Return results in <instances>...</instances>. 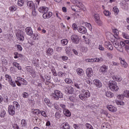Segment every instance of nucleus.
<instances>
[{
  "label": "nucleus",
  "mask_w": 129,
  "mask_h": 129,
  "mask_svg": "<svg viewBox=\"0 0 129 129\" xmlns=\"http://www.w3.org/2000/svg\"><path fill=\"white\" fill-rule=\"evenodd\" d=\"M109 88L112 91H117L118 90V86L115 80L110 81L109 84Z\"/></svg>",
  "instance_id": "nucleus-1"
},
{
  "label": "nucleus",
  "mask_w": 129,
  "mask_h": 129,
  "mask_svg": "<svg viewBox=\"0 0 129 129\" xmlns=\"http://www.w3.org/2000/svg\"><path fill=\"white\" fill-rule=\"evenodd\" d=\"M54 99L59 100V98H63V94L59 90H55L54 91V93L51 95Z\"/></svg>",
  "instance_id": "nucleus-2"
},
{
  "label": "nucleus",
  "mask_w": 129,
  "mask_h": 129,
  "mask_svg": "<svg viewBox=\"0 0 129 129\" xmlns=\"http://www.w3.org/2000/svg\"><path fill=\"white\" fill-rule=\"evenodd\" d=\"M16 79V83L18 86H22V85H28V82L24 79L18 77Z\"/></svg>",
  "instance_id": "nucleus-3"
},
{
  "label": "nucleus",
  "mask_w": 129,
  "mask_h": 129,
  "mask_svg": "<svg viewBox=\"0 0 129 129\" xmlns=\"http://www.w3.org/2000/svg\"><path fill=\"white\" fill-rule=\"evenodd\" d=\"M71 40H72L73 43L75 44H79V37L76 34H73L71 36Z\"/></svg>",
  "instance_id": "nucleus-4"
},
{
  "label": "nucleus",
  "mask_w": 129,
  "mask_h": 129,
  "mask_svg": "<svg viewBox=\"0 0 129 129\" xmlns=\"http://www.w3.org/2000/svg\"><path fill=\"white\" fill-rule=\"evenodd\" d=\"M8 112L10 115H14L15 113H16L15 106L10 105L8 107Z\"/></svg>",
  "instance_id": "nucleus-5"
},
{
  "label": "nucleus",
  "mask_w": 129,
  "mask_h": 129,
  "mask_svg": "<svg viewBox=\"0 0 129 129\" xmlns=\"http://www.w3.org/2000/svg\"><path fill=\"white\" fill-rule=\"evenodd\" d=\"M123 96H125V97H127L128 98L129 97V91L128 90H125L124 91V93H123V95H119L118 97L119 99H121V100H122L123 99Z\"/></svg>",
  "instance_id": "nucleus-6"
},
{
  "label": "nucleus",
  "mask_w": 129,
  "mask_h": 129,
  "mask_svg": "<svg viewBox=\"0 0 129 129\" xmlns=\"http://www.w3.org/2000/svg\"><path fill=\"white\" fill-rule=\"evenodd\" d=\"M78 31L81 34H86L87 33V30L84 26H80L78 28Z\"/></svg>",
  "instance_id": "nucleus-7"
},
{
  "label": "nucleus",
  "mask_w": 129,
  "mask_h": 129,
  "mask_svg": "<svg viewBox=\"0 0 129 129\" xmlns=\"http://www.w3.org/2000/svg\"><path fill=\"white\" fill-rule=\"evenodd\" d=\"M38 11L41 14H45L49 11V9L46 7H41L39 8Z\"/></svg>",
  "instance_id": "nucleus-8"
},
{
  "label": "nucleus",
  "mask_w": 129,
  "mask_h": 129,
  "mask_svg": "<svg viewBox=\"0 0 129 129\" xmlns=\"http://www.w3.org/2000/svg\"><path fill=\"white\" fill-rule=\"evenodd\" d=\"M26 70H27V72H29V73H31V74H33L32 75L33 77H35L36 75H35V72H34V70H33V68L31 66H27L25 68Z\"/></svg>",
  "instance_id": "nucleus-9"
},
{
  "label": "nucleus",
  "mask_w": 129,
  "mask_h": 129,
  "mask_svg": "<svg viewBox=\"0 0 129 129\" xmlns=\"http://www.w3.org/2000/svg\"><path fill=\"white\" fill-rule=\"evenodd\" d=\"M93 83L97 88H100V87L102 86V83H101V82L99 80H94Z\"/></svg>",
  "instance_id": "nucleus-10"
},
{
  "label": "nucleus",
  "mask_w": 129,
  "mask_h": 129,
  "mask_svg": "<svg viewBox=\"0 0 129 129\" xmlns=\"http://www.w3.org/2000/svg\"><path fill=\"white\" fill-rule=\"evenodd\" d=\"M86 73L88 77L93 76V71L91 68H88L86 71Z\"/></svg>",
  "instance_id": "nucleus-11"
},
{
  "label": "nucleus",
  "mask_w": 129,
  "mask_h": 129,
  "mask_svg": "<svg viewBox=\"0 0 129 129\" xmlns=\"http://www.w3.org/2000/svg\"><path fill=\"white\" fill-rule=\"evenodd\" d=\"M16 37L17 38L18 40H20L21 41V42H23L24 40H25V38H24V35H23V33L22 32H18L16 34Z\"/></svg>",
  "instance_id": "nucleus-12"
},
{
  "label": "nucleus",
  "mask_w": 129,
  "mask_h": 129,
  "mask_svg": "<svg viewBox=\"0 0 129 129\" xmlns=\"http://www.w3.org/2000/svg\"><path fill=\"white\" fill-rule=\"evenodd\" d=\"M27 7L29 8V9H32L33 11H35L36 9H35V4H34V2L33 1H28L27 3Z\"/></svg>",
  "instance_id": "nucleus-13"
},
{
  "label": "nucleus",
  "mask_w": 129,
  "mask_h": 129,
  "mask_svg": "<svg viewBox=\"0 0 129 129\" xmlns=\"http://www.w3.org/2000/svg\"><path fill=\"white\" fill-rule=\"evenodd\" d=\"M25 32L28 36H32L33 35V30L31 27H27L25 29Z\"/></svg>",
  "instance_id": "nucleus-14"
},
{
  "label": "nucleus",
  "mask_w": 129,
  "mask_h": 129,
  "mask_svg": "<svg viewBox=\"0 0 129 129\" xmlns=\"http://www.w3.org/2000/svg\"><path fill=\"white\" fill-rule=\"evenodd\" d=\"M53 14L51 12H47L43 14L42 16L44 19H49L52 17Z\"/></svg>",
  "instance_id": "nucleus-15"
},
{
  "label": "nucleus",
  "mask_w": 129,
  "mask_h": 129,
  "mask_svg": "<svg viewBox=\"0 0 129 129\" xmlns=\"http://www.w3.org/2000/svg\"><path fill=\"white\" fill-rule=\"evenodd\" d=\"M54 54V49L52 48H48L46 50V55L49 57Z\"/></svg>",
  "instance_id": "nucleus-16"
},
{
  "label": "nucleus",
  "mask_w": 129,
  "mask_h": 129,
  "mask_svg": "<svg viewBox=\"0 0 129 129\" xmlns=\"http://www.w3.org/2000/svg\"><path fill=\"white\" fill-rule=\"evenodd\" d=\"M105 45L107 46V48L109 49V50H110L111 51H112L113 50V46H112V44L109 41H106L105 42Z\"/></svg>",
  "instance_id": "nucleus-17"
},
{
  "label": "nucleus",
  "mask_w": 129,
  "mask_h": 129,
  "mask_svg": "<svg viewBox=\"0 0 129 129\" xmlns=\"http://www.w3.org/2000/svg\"><path fill=\"white\" fill-rule=\"evenodd\" d=\"M107 108L112 112H115L116 111V108L111 105H107Z\"/></svg>",
  "instance_id": "nucleus-18"
},
{
  "label": "nucleus",
  "mask_w": 129,
  "mask_h": 129,
  "mask_svg": "<svg viewBox=\"0 0 129 129\" xmlns=\"http://www.w3.org/2000/svg\"><path fill=\"white\" fill-rule=\"evenodd\" d=\"M107 70H108V67L105 65L102 66L100 68V72L103 74L106 73V72H107Z\"/></svg>",
  "instance_id": "nucleus-19"
},
{
  "label": "nucleus",
  "mask_w": 129,
  "mask_h": 129,
  "mask_svg": "<svg viewBox=\"0 0 129 129\" xmlns=\"http://www.w3.org/2000/svg\"><path fill=\"white\" fill-rule=\"evenodd\" d=\"M63 114H64L66 116H68V117L71 116V112H70V111H69V110L67 109H64L63 110Z\"/></svg>",
  "instance_id": "nucleus-20"
},
{
  "label": "nucleus",
  "mask_w": 129,
  "mask_h": 129,
  "mask_svg": "<svg viewBox=\"0 0 129 129\" xmlns=\"http://www.w3.org/2000/svg\"><path fill=\"white\" fill-rule=\"evenodd\" d=\"M120 63L122 67H123L124 68H126V67H127V63L125 62V60L121 59Z\"/></svg>",
  "instance_id": "nucleus-21"
},
{
  "label": "nucleus",
  "mask_w": 129,
  "mask_h": 129,
  "mask_svg": "<svg viewBox=\"0 0 129 129\" xmlns=\"http://www.w3.org/2000/svg\"><path fill=\"white\" fill-rule=\"evenodd\" d=\"M57 75L59 77H61L62 78H66V74L62 72H59Z\"/></svg>",
  "instance_id": "nucleus-22"
},
{
  "label": "nucleus",
  "mask_w": 129,
  "mask_h": 129,
  "mask_svg": "<svg viewBox=\"0 0 129 129\" xmlns=\"http://www.w3.org/2000/svg\"><path fill=\"white\" fill-rule=\"evenodd\" d=\"M105 95L107 96V97H109V98H111L112 96H113V93H111V92H106Z\"/></svg>",
  "instance_id": "nucleus-23"
},
{
  "label": "nucleus",
  "mask_w": 129,
  "mask_h": 129,
  "mask_svg": "<svg viewBox=\"0 0 129 129\" xmlns=\"http://www.w3.org/2000/svg\"><path fill=\"white\" fill-rule=\"evenodd\" d=\"M112 44L114 47H115V49L120 45L119 42H118L117 40L113 41Z\"/></svg>",
  "instance_id": "nucleus-24"
},
{
  "label": "nucleus",
  "mask_w": 129,
  "mask_h": 129,
  "mask_svg": "<svg viewBox=\"0 0 129 129\" xmlns=\"http://www.w3.org/2000/svg\"><path fill=\"white\" fill-rule=\"evenodd\" d=\"M68 91V93L70 94H71L72 93H73V92H74V89L73 88H72V87H68L67 88Z\"/></svg>",
  "instance_id": "nucleus-25"
},
{
  "label": "nucleus",
  "mask_w": 129,
  "mask_h": 129,
  "mask_svg": "<svg viewBox=\"0 0 129 129\" xmlns=\"http://www.w3.org/2000/svg\"><path fill=\"white\" fill-rule=\"evenodd\" d=\"M116 103L118 105H124V102H123V101H121V100H116Z\"/></svg>",
  "instance_id": "nucleus-26"
},
{
  "label": "nucleus",
  "mask_w": 129,
  "mask_h": 129,
  "mask_svg": "<svg viewBox=\"0 0 129 129\" xmlns=\"http://www.w3.org/2000/svg\"><path fill=\"white\" fill-rule=\"evenodd\" d=\"M44 101L48 106H51L52 104L50 102V100L49 99L47 98H45Z\"/></svg>",
  "instance_id": "nucleus-27"
},
{
  "label": "nucleus",
  "mask_w": 129,
  "mask_h": 129,
  "mask_svg": "<svg viewBox=\"0 0 129 129\" xmlns=\"http://www.w3.org/2000/svg\"><path fill=\"white\" fill-rule=\"evenodd\" d=\"M62 127V128L64 129H70V125H69V124H68V123L67 122L63 124Z\"/></svg>",
  "instance_id": "nucleus-28"
},
{
  "label": "nucleus",
  "mask_w": 129,
  "mask_h": 129,
  "mask_svg": "<svg viewBox=\"0 0 129 129\" xmlns=\"http://www.w3.org/2000/svg\"><path fill=\"white\" fill-rule=\"evenodd\" d=\"M83 94L85 95V97H86V98H88V97H90V93L88 91H87L85 92V93H83Z\"/></svg>",
  "instance_id": "nucleus-29"
},
{
  "label": "nucleus",
  "mask_w": 129,
  "mask_h": 129,
  "mask_svg": "<svg viewBox=\"0 0 129 129\" xmlns=\"http://www.w3.org/2000/svg\"><path fill=\"white\" fill-rule=\"evenodd\" d=\"M77 72L79 75H83V70H82V69H78L77 70Z\"/></svg>",
  "instance_id": "nucleus-30"
},
{
  "label": "nucleus",
  "mask_w": 129,
  "mask_h": 129,
  "mask_svg": "<svg viewBox=\"0 0 129 129\" xmlns=\"http://www.w3.org/2000/svg\"><path fill=\"white\" fill-rule=\"evenodd\" d=\"M79 97L80 99H81V100H86V98L85 96L84 95V94H81L79 95Z\"/></svg>",
  "instance_id": "nucleus-31"
},
{
  "label": "nucleus",
  "mask_w": 129,
  "mask_h": 129,
  "mask_svg": "<svg viewBox=\"0 0 129 129\" xmlns=\"http://www.w3.org/2000/svg\"><path fill=\"white\" fill-rule=\"evenodd\" d=\"M116 49L117 50V51H119V52H123V48H122L121 45H120V44H119V46L116 47Z\"/></svg>",
  "instance_id": "nucleus-32"
},
{
  "label": "nucleus",
  "mask_w": 129,
  "mask_h": 129,
  "mask_svg": "<svg viewBox=\"0 0 129 129\" xmlns=\"http://www.w3.org/2000/svg\"><path fill=\"white\" fill-rule=\"evenodd\" d=\"M95 22L96 24H97L98 26H102L103 25V24L102 23V22L101 21V20H100V19L95 20Z\"/></svg>",
  "instance_id": "nucleus-33"
},
{
  "label": "nucleus",
  "mask_w": 129,
  "mask_h": 129,
  "mask_svg": "<svg viewBox=\"0 0 129 129\" xmlns=\"http://www.w3.org/2000/svg\"><path fill=\"white\" fill-rule=\"evenodd\" d=\"M61 43L62 45H67L68 44V40L65 39H62L61 41Z\"/></svg>",
  "instance_id": "nucleus-34"
},
{
  "label": "nucleus",
  "mask_w": 129,
  "mask_h": 129,
  "mask_svg": "<svg viewBox=\"0 0 129 129\" xmlns=\"http://www.w3.org/2000/svg\"><path fill=\"white\" fill-rule=\"evenodd\" d=\"M113 80L115 81H121L122 79L120 78V77L115 76L113 78Z\"/></svg>",
  "instance_id": "nucleus-35"
},
{
  "label": "nucleus",
  "mask_w": 129,
  "mask_h": 129,
  "mask_svg": "<svg viewBox=\"0 0 129 129\" xmlns=\"http://www.w3.org/2000/svg\"><path fill=\"white\" fill-rule=\"evenodd\" d=\"M24 3H25V2L23 0H19L18 3V5L20 7H22V6H24Z\"/></svg>",
  "instance_id": "nucleus-36"
},
{
  "label": "nucleus",
  "mask_w": 129,
  "mask_h": 129,
  "mask_svg": "<svg viewBox=\"0 0 129 129\" xmlns=\"http://www.w3.org/2000/svg\"><path fill=\"white\" fill-rule=\"evenodd\" d=\"M33 113L34 114H40V113H41V111L39 109H35L33 111Z\"/></svg>",
  "instance_id": "nucleus-37"
},
{
  "label": "nucleus",
  "mask_w": 129,
  "mask_h": 129,
  "mask_svg": "<svg viewBox=\"0 0 129 129\" xmlns=\"http://www.w3.org/2000/svg\"><path fill=\"white\" fill-rule=\"evenodd\" d=\"M10 11L11 12H15V11H17V7L14 6H12L10 7Z\"/></svg>",
  "instance_id": "nucleus-38"
},
{
  "label": "nucleus",
  "mask_w": 129,
  "mask_h": 129,
  "mask_svg": "<svg viewBox=\"0 0 129 129\" xmlns=\"http://www.w3.org/2000/svg\"><path fill=\"white\" fill-rule=\"evenodd\" d=\"M76 6L77 8H79V10H80V6H81L82 5V3L81 2H79V1H77L76 2Z\"/></svg>",
  "instance_id": "nucleus-39"
},
{
  "label": "nucleus",
  "mask_w": 129,
  "mask_h": 129,
  "mask_svg": "<svg viewBox=\"0 0 129 129\" xmlns=\"http://www.w3.org/2000/svg\"><path fill=\"white\" fill-rule=\"evenodd\" d=\"M113 11L115 13V14H118V12H119V10H118V8L116 7H114L113 8Z\"/></svg>",
  "instance_id": "nucleus-40"
},
{
  "label": "nucleus",
  "mask_w": 129,
  "mask_h": 129,
  "mask_svg": "<svg viewBox=\"0 0 129 129\" xmlns=\"http://www.w3.org/2000/svg\"><path fill=\"white\" fill-rule=\"evenodd\" d=\"M74 85H75V87L78 88V89H80V87L81 86V84L77 82V83H75Z\"/></svg>",
  "instance_id": "nucleus-41"
},
{
  "label": "nucleus",
  "mask_w": 129,
  "mask_h": 129,
  "mask_svg": "<svg viewBox=\"0 0 129 129\" xmlns=\"http://www.w3.org/2000/svg\"><path fill=\"white\" fill-rule=\"evenodd\" d=\"M122 36H123V38H124L125 39H129V36L125 32H123L122 33Z\"/></svg>",
  "instance_id": "nucleus-42"
},
{
  "label": "nucleus",
  "mask_w": 129,
  "mask_h": 129,
  "mask_svg": "<svg viewBox=\"0 0 129 129\" xmlns=\"http://www.w3.org/2000/svg\"><path fill=\"white\" fill-rule=\"evenodd\" d=\"M5 77L6 78V80H8L9 82L11 81L12 77H11V76H9V75H6Z\"/></svg>",
  "instance_id": "nucleus-43"
},
{
  "label": "nucleus",
  "mask_w": 129,
  "mask_h": 129,
  "mask_svg": "<svg viewBox=\"0 0 129 129\" xmlns=\"http://www.w3.org/2000/svg\"><path fill=\"white\" fill-rule=\"evenodd\" d=\"M94 17L95 21L100 19V17H99V14H94Z\"/></svg>",
  "instance_id": "nucleus-44"
},
{
  "label": "nucleus",
  "mask_w": 129,
  "mask_h": 129,
  "mask_svg": "<svg viewBox=\"0 0 129 129\" xmlns=\"http://www.w3.org/2000/svg\"><path fill=\"white\" fill-rule=\"evenodd\" d=\"M64 81L66 83H68V84L72 83V81L71 80V79H66Z\"/></svg>",
  "instance_id": "nucleus-45"
},
{
  "label": "nucleus",
  "mask_w": 129,
  "mask_h": 129,
  "mask_svg": "<svg viewBox=\"0 0 129 129\" xmlns=\"http://www.w3.org/2000/svg\"><path fill=\"white\" fill-rule=\"evenodd\" d=\"M22 96L24 98H27V97H29V94H28L27 92H24L22 94Z\"/></svg>",
  "instance_id": "nucleus-46"
},
{
  "label": "nucleus",
  "mask_w": 129,
  "mask_h": 129,
  "mask_svg": "<svg viewBox=\"0 0 129 129\" xmlns=\"http://www.w3.org/2000/svg\"><path fill=\"white\" fill-rule=\"evenodd\" d=\"M21 124H22V126H26L27 125V121L25 119H23L22 120Z\"/></svg>",
  "instance_id": "nucleus-47"
},
{
  "label": "nucleus",
  "mask_w": 129,
  "mask_h": 129,
  "mask_svg": "<svg viewBox=\"0 0 129 129\" xmlns=\"http://www.w3.org/2000/svg\"><path fill=\"white\" fill-rule=\"evenodd\" d=\"M86 27H88V28H89L90 31H91L92 30V26L90 23H86Z\"/></svg>",
  "instance_id": "nucleus-48"
},
{
  "label": "nucleus",
  "mask_w": 129,
  "mask_h": 129,
  "mask_svg": "<svg viewBox=\"0 0 129 129\" xmlns=\"http://www.w3.org/2000/svg\"><path fill=\"white\" fill-rule=\"evenodd\" d=\"M10 84L13 86V87H16V83L11 80V81L9 82Z\"/></svg>",
  "instance_id": "nucleus-49"
},
{
  "label": "nucleus",
  "mask_w": 129,
  "mask_h": 129,
  "mask_svg": "<svg viewBox=\"0 0 129 129\" xmlns=\"http://www.w3.org/2000/svg\"><path fill=\"white\" fill-rule=\"evenodd\" d=\"M6 115V111H2L0 114L1 117H5Z\"/></svg>",
  "instance_id": "nucleus-50"
},
{
  "label": "nucleus",
  "mask_w": 129,
  "mask_h": 129,
  "mask_svg": "<svg viewBox=\"0 0 129 129\" xmlns=\"http://www.w3.org/2000/svg\"><path fill=\"white\" fill-rule=\"evenodd\" d=\"M101 114H104V115H106V116H107L108 115V112L105 110H102L101 112Z\"/></svg>",
  "instance_id": "nucleus-51"
},
{
  "label": "nucleus",
  "mask_w": 129,
  "mask_h": 129,
  "mask_svg": "<svg viewBox=\"0 0 129 129\" xmlns=\"http://www.w3.org/2000/svg\"><path fill=\"white\" fill-rule=\"evenodd\" d=\"M55 116L56 118H60L61 117V114L59 112H56Z\"/></svg>",
  "instance_id": "nucleus-52"
},
{
  "label": "nucleus",
  "mask_w": 129,
  "mask_h": 129,
  "mask_svg": "<svg viewBox=\"0 0 129 129\" xmlns=\"http://www.w3.org/2000/svg\"><path fill=\"white\" fill-rule=\"evenodd\" d=\"M107 57L109 58L110 59H112V57H113V55L111 54V53L109 52L107 54Z\"/></svg>",
  "instance_id": "nucleus-53"
},
{
  "label": "nucleus",
  "mask_w": 129,
  "mask_h": 129,
  "mask_svg": "<svg viewBox=\"0 0 129 129\" xmlns=\"http://www.w3.org/2000/svg\"><path fill=\"white\" fill-rule=\"evenodd\" d=\"M40 113H41V115H42V116H44V117H47V114L44 111H41Z\"/></svg>",
  "instance_id": "nucleus-54"
},
{
  "label": "nucleus",
  "mask_w": 129,
  "mask_h": 129,
  "mask_svg": "<svg viewBox=\"0 0 129 129\" xmlns=\"http://www.w3.org/2000/svg\"><path fill=\"white\" fill-rule=\"evenodd\" d=\"M13 104H14V106H16V107H19V106H20V105L19 104V103H18V102L17 101H14L13 102Z\"/></svg>",
  "instance_id": "nucleus-55"
},
{
  "label": "nucleus",
  "mask_w": 129,
  "mask_h": 129,
  "mask_svg": "<svg viewBox=\"0 0 129 129\" xmlns=\"http://www.w3.org/2000/svg\"><path fill=\"white\" fill-rule=\"evenodd\" d=\"M72 26L73 30H78V28H77V25H76V24L74 23Z\"/></svg>",
  "instance_id": "nucleus-56"
},
{
  "label": "nucleus",
  "mask_w": 129,
  "mask_h": 129,
  "mask_svg": "<svg viewBox=\"0 0 129 129\" xmlns=\"http://www.w3.org/2000/svg\"><path fill=\"white\" fill-rule=\"evenodd\" d=\"M69 99L70 100H71V101H72V102H74V100H75V97H74V96L70 97Z\"/></svg>",
  "instance_id": "nucleus-57"
},
{
  "label": "nucleus",
  "mask_w": 129,
  "mask_h": 129,
  "mask_svg": "<svg viewBox=\"0 0 129 129\" xmlns=\"http://www.w3.org/2000/svg\"><path fill=\"white\" fill-rule=\"evenodd\" d=\"M113 33L116 35V36H117L118 35V30L117 29H115L113 30Z\"/></svg>",
  "instance_id": "nucleus-58"
},
{
  "label": "nucleus",
  "mask_w": 129,
  "mask_h": 129,
  "mask_svg": "<svg viewBox=\"0 0 129 129\" xmlns=\"http://www.w3.org/2000/svg\"><path fill=\"white\" fill-rule=\"evenodd\" d=\"M17 47L18 50H19V51H22L23 50V48L22 47V46H21L20 44H18L17 45Z\"/></svg>",
  "instance_id": "nucleus-59"
},
{
  "label": "nucleus",
  "mask_w": 129,
  "mask_h": 129,
  "mask_svg": "<svg viewBox=\"0 0 129 129\" xmlns=\"http://www.w3.org/2000/svg\"><path fill=\"white\" fill-rule=\"evenodd\" d=\"M98 49L100 50L101 51H104V47L102 46V45H99L98 47Z\"/></svg>",
  "instance_id": "nucleus-60"
},
{
  "label": "nucleus",
  "mask_w": 129,
  "mask_h": 129,
  "mask_svg": "<svg viewBox=\"0 0 129 129\" xmlns=\"http://www.w3.org/2000/svg\"><path fill=\"white\" fill-rule=\"evenodd\" d=\"M104 14L105 15V16H109V12L108 11H104Z\"/></svg>",
  "instance_id": "nucleus-61"
},
{
  "label": "nucleus",
  "mask_w": 129,
  "mask_h": 129,
  "mask_svg": "<svg viewBox=\"0 0 129 129\" xmlns=\"http://www.w3.org/2000/svg\"><path fill=\"white\" fill-rule=\"evenodd\" d=\"M87 62H94V59L91 58V59H86Z\"/></svg>",
  "instance_id": "nucleus-62"
},
{
  "label": "nucleus",
  "mask_w": 129,
  "mask_h": 129,
  "mask_svg": "<svg viewBox=\"0 0 129 129\" xmlns=\"http://www.w3.org/2000/svg\"><path fill=\"white\" fill-rule=\"evenodd\" d=\"M125 49L126 51L129 52V45H126L125 46Z\"/></svg>",
  "instance_id": "nucleus-63"
},
{
  "label": "nucleus",
  "mask_w": 129,
  "mask_h": 129,
  "mask_svg": "<svg viewBox=\"0 0 129 129\" xmlns=\"http://www.w3.org/2000/svg\"><path fill=\"white\" fill-rule=\"evenodd\" d=\"M61 50H62V47H58L57 48H56L57 52H61Z\"/></svg>",
  "instance_id": "nucleus-64"
}]
</instances>
